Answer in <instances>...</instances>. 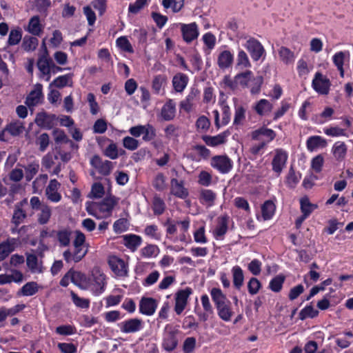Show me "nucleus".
<instances>
[{
	"label": "nucleus",
	"mask_w": 353,
	"mask_h": 353,
	"mask_svg": "<svg viewBox=\"0 0 353 353\" xmlns=\"http://www.w3.org/2000/svg\"><path fill=\"white\" fill-rule=\"evenodd\" d=\"M20 244L19 239L8 238L0 243V261L6 259Z\"/></svg>",
	"instance_id": "nucleus-8"
},
{
	"label": "nucleus",
	"mask_w": 353,
	"mask_h": 353,
	"mask_svg": "<svg viewBox=\"0 0 353 353\" xmlns=\"http://www.w3.org/2000/svg\"><path fill=\"white\" fill-rule=\"evenodd\" d=\"M72 230L69 228H63L57 232V238L61 247H68L70 244Z\"/></svg>",
	"instance_id": "nucleus-27"
},
{
	"label": "nucleus",
	"mask_w": 353,
	"mask_h": 353,
	"mask_svg": "<svg viewBox=\"0 0 353 353\" xmlns=\"http://www.w3.org/2000/svg\"><path fill=\"white\" fill-rule=\"evenodd\" d=\"M233 283L236 288L240 289L243 283V273L239 266L233 267L232 270Z\"/></svg>",
	"instance_id": "nucleus-36"
},
{
	"label": "nucleus",
	"mask_w": 353,
	"mask_h": 353,
	"mask_svg": "<svg viewBox=\"0 0 353 353\" xmlns=\"http://www.w3.org/2000/svg\"><path fill=\"white\" fill-rule=\"evenodd\" d=\"M123 244L128 249L134 252L141 243V238L136 234H126L122 236Z\"/></svg>",
	"instance_id": "nucleus-23"
},
{
	"label": "nucleus",
	"mask_w": 353,
	"mask_h": 353,
	"mask_svg": "<svg viewBox=\"0 0 353 353\" xmlns=\"http://www.w3.org/2000/svg\"><path fill=\"white\" fill-rule=\"evenodd\" d=\"M117 201L114 197H106L101 202H92L86 203L88 213L97 219L107 218L111 215L112 211Z\"/></svg>",
	"instance_id": "nucleus-2"
},
{
	"label": "nucleus",
	"mask_w": 353,
	"mask_h": 353,
	"mask_svg": "<svg viewBox=\"0 0 353 353\" xmlns=\"http://www.w3.org/2000/svg\"><path fill=\"white\" fill-rule=\"evenodd\" d=\"M72 75L70 74L59 76L50 83V87L63 88L65 86H72Z\"/></svg>",
	"instance_id": "nucleus-29"
},
{
	"label": "nucleus",
	"mask_w": 353,
	"mask_h": 353,
	"mask_svg": "<svg viewBox=\"0 0 353 353\" xmlns=\"http://www.w3.org/2000/svg\"><path fill=\"white\" fill-rule=\"evenodd\" d=\"M162 5L165 8H172L173 12H177L184 5V0H163Z\"/></svg>",
	"instance_id": "nucleus-46"
},
{
	"label": "nucleus",
	"mask_w": 353,
	"mask_h": 353,
	"mask_svg": "<svg viewBox=\"0 0 353 353\" xmlns=\"http://www.w3.org/2000/svg\"><path fill=\"white\" fill-rule=\"evenodd\" d=\"M300 204L301 212L305 214V216H308L317 208V205L311 203L307 197L302 198L300 200Z\"/></svg>",
	"instance_id": "nucleus-40"
},
{
	"label": "nucleus",
	"mask_w": 353,
	"mask_h": 353,
	"mask_svg": "<svg viewBox=\"0 0 353 353\" xmlns=\"http://www.w3.org/2000/svg\"><path fill=\"white\" fill-rule=\"evenodd\" d=\"M332 152L336 160L341 161L346 155L347 146L344 142L337 141L332 148Z\"/></svg>",
	"instance_id": "nucleus-33"
},
{
	"label": "nucleus",
	"mask_w": 353,
	"mask_h": 353,
	"mask_svg": "<svg viewBox=\"0 0 353 353\" xmlns=\"http://www.w3.org/2000/svg\"><path fill=\"white\" fill-rule=\"evenodd\" d=\"M26 179L30 181L33 177L38 173L39 170V164L37 161H33L28 163L25 168Z\"/></svg>",
	"instance_id": "nucleus-37"
},
{
	"label": "nucleus",
	"mask_w": 353,
	"mask_h": 353,
	"mask_svg": "<svg viewBox=\"0 0 353 353\" xmlns=\"http://www.w3.org/2000/svg\"><path fill=\"white\" fill-rule=\"evenodd\" d=\"M188 83V77L183 73H177L172 79L174 89L177 92H181L184 90Z\"/></svg>",
	"instance_id": "nucleus-24"
},
{
	"label": "nucleus",
	"mask_w": 353,
	"mask_h": 353,
	"mask_svg": "<svg viewBox=\"0 0 353 353\" xmlns=\"http://www.w3.org/2000/svg\"><path fill=\"white\" fill-rule=\"evenodd\" d=\"M43 86L40 83L34 85V89L27 96L25 104L30 108L34 107L41 102L43 99L42 93Z\"/></svg>",
	"instance_id": "nucleus-10"
},
{
	"label": "nucleus",
	"mask_w": 353,
	"mask_h": 353,
	"mask_svg": "<svg viewBox=\"0 0 353 353\" xmlns=\"http://www.w3.org/2000/svg\"><path fill=\"white\" fill-rule=\"evenodd\" d=\"M39 290L38 285L36 282H28L26 283L21 289L20 292L23 296H32Z\"/></svg>",
	"instance_id": "nucleus-45"
},
{
	"label": "nucleus",
	"mask_w": 353,
	"mask_h": 353,
	"mask_svg": "<svg viewBox=\"0 0 353 353\" xmlns=\"http://www.w3.org/2000/svg\"><path fill=\"white\" fill-rule=\"evenodd\" d=\"M91 165L94 167L100 174L107 176L112 169V163L110 161H103L98 155H94L90 160Z\"/></svg>",
	"instance_id": "nucleus-14"
},
{
	"label": "nucleus",
	"mask_w": 353,
	"mask_h": 353,
	"mask_svg": "<svg viewBox=\"0 0 353 353\" xmlns=\"http://www.w3.org/2000/svg\"><path fill=\"white\" fill-rule=\"evenodd\" d=\"M279 54L281 60L285 64H290L294 62V52L286 47H281L279 50Z\"/></svg>",
	"instance_id": "nucleus-38"
},
{
	"label": "nucleus",
	"mask_w": 353,
	"mask_h": 353,
	"mask_svg": "<svg viewBox=\"0 0 353 353\" xmlns=\"http://www.w3.org/2000/svg\"><path fill=\"white\" fill-rule=\"evenodd\" d=\"M56 120L57 117L54 114L39 112L37 114L34 121L38 126L50 130L54 125Z\"/></svg>",
	"instance_id": "nucleus-15"
},
{
	"label": "nucleus",
	"mask_w": 353,
	"mask_h": 353,
	"mask_svg": "<svg viewBox=\"0 0 353 353\" xmlns=\"http://www.w3.org/2000/svg\"><path fill=\"white\" fill-rule=\"evenodd\" d=\"M318 314V310H315L312 305H308L301 311L299 316L301 319H305L306 318H314Z\"/></svg>",
	"instance_id": "nucleus-60"
},
{
	"label": "nucleus",
	"mask_w": 353,
	"mask_h": 353,
	"mask_svg": "<svg viewBox=\"0 0 353 353\" xmlns=\"http://www.w3.org/2000/svg\"><path fill=\"white\" fill-rule=\"evenodd\" d=\"M245 119V110L242 106L238 107L235 111L234 125H242Z\"/></svg>",
	"instance_id": "nucleus-63"
},
{
	"label": "nucleus",
	"mask_w": 353,
	"mask_h": 353,
	"mask_svg": "<svg viewBox=\"0 0 353 353\" xmlns=\"http://www.w3.org/2000/svg\"><path fill=\"white\" fill-rule=\"evenodd\" d=\"M272 109V105L266 99H261L255 106L256 112L260 115L270 112Z\"/></svg>",
	"instance_id": "nucleus-47"
},
{
	"label": "nucleus",
	"mask_w": 353,
	"mask_h": 353,
	"mask_svg": "<svg viewBox=\"0 0 353 353\" xmlns=\"http://www.w3.org/2000/svg\"><path fill=\"white\" fill-rule=\"evenodd\" d=\"M148 2V0H136L134 3L130 4L128 8L129 12L134 14H137L145 6L147 5Z\"/></svg>",
	"instance_id": "nucleus-61"
},
{
	"label": "nucleus",
	"mask_w": 353,
	"mask_h": 353,
	"mask_svg": "<svg viewBox=\"0 0 353 353\" xmlns=\"http://www.w3.org/2000/svg\"><path fill=\"white\" fill-rule=\"evenodd\" d=\"M324 132L330 137H347L345 130L337 126L326 128L324 130Z\"/></svg>",
	"instance_id": "nucleus-59"
},
{
	"label": "nucleus",
	"mask_w": 353,
	"mask_h": 353,
	"mask_svg": "<svg viewBox=\"0 0 353 353\" xmlns=\"http://www.w3.org/2000/svg\"><path fill=\"white\" fill-rule=\"evenodd\" d=\"M261 135L267 137L268 141H271L275 138L276 133L271 129L261 128L252 132V137L253 139H259Z\"/></svg>",
	"instance_id": "nucleus-35"
},
{
	"label": "nucleus",
	"mask_w": 353,
	"mask_h": 353,
	"mask_svg": "<svg viewBox=\"0 0 353 353\" xmlns=\"http://www.w3.org/2000/svg\"><path fill=\"white\" fill-rule=\"evenodd\" d=\"M199 91L198 89L192 88L190 92L188 93L185 99L181 102V108L185 110L186 112H190L192 109V101L199 95Z\"/></svg>",
	"instance_id": "nucleus-31"
},
{
	"label": "nucleus",
	"mask_w": 353,
	"mask_h": 353,
	"mask_svg": "<svg viewBox=\"0 0 353 353\" xmlns=\"http://www.w3.org/2000/svg\"><path fill=\"white\" fill-rule=\"evenodd\" d=\"M39 210L40 212L37 214V221L41 225H45L50 219L52 215L51 208L47 204H43Z\"/></svg>",
	"instance_id": "nucleus-32"
},
{
	"label": "nucleus",
	"mask_w": 353,
	"mask_h": 353,
	"mask_svg": "<svg viewBox=\"0 0 353 353\" xmlns=\"http://www.w3.org/2000/svg\"><path fill=\"white\" fill-rule=\"evenodd\" d=\"M28 30L34 35H39L41 32L39 17L34 16L29 21Z\"/></svg>",
	"instance_id": "nucleus-51"
},
{
	"label": "nucleus",
	"mask_w": 353,
	"mask_h": 353,
	"mask_svg": "<svg viewBox=\"0 0 353 353\" xmlns=\"http://www.w3.org/2000/svg\"><path fill=\"white\" fill-rule=\"evenodd\" d=\"M307 148L309 151H314L318 148H325L327 145V141L320 136H312L307 140Z\"/></svg>",
	"instance_id": "nucleus-26"
},
{
	"label": "nucleus",
	"mask_w": 353,
	"mask_h": 353,
	"mask_svg": "<svg viewBox=\"0 0 353 353\" xmlns=\"http://www.w3.org/2000/svg\"><path fill=\"white\" fill-rule=\"evenodd\" d=\"M197 130L205 132L210 126V121L205 116L199 117L196 121Z\"/></svg>",
	"instance_id": "nucleus-53"
},
{
	"label": "nucleus",
	"mask_w": 353,
	"mask_h": 353,
	"mask_svg": "<svg viewBox=\"0 0 353 353\" xmlns=\"http://www.w3.org/2000/svg\"><path fill=\"white\" fill-rule=\"evenodd\" d=\"M70 295L72 299L73 303L76 306L81 308H88L90 305V301L86 299H83L79 296L77 294H75L73 291H71Z\"/></svg>",
	"instance_id": "nucleus-55"
},
{
	"label": "nucleus",
	"mask_w": 353,
	"mask_h": 353,
	"mask_svg": "<svg viewBox=\"0 0 353 353\" xmlns=\"http://www.w3.org/2000/svg\"><path fill=\"white\" fill-rule=\"evenodd\" d=\"M165 203L159 196H154L152 203V209L155 214H161L165 210Z\"/></svg>",
	"instance_id": "nucleus-54"
},
{
	"label": "nucleus",
	"mask_w": 353,
	"mask_h": 353,
	"mask_svg": "<svg viewBox=\"0 0 353 353\" xmlns=\"http://www.w3.org/2000/svg\"><path fill=\"white\" fill-rule=\"evenodd\" d=\"M287 160L288 154L286 152L281 149L276 150L272 162L273 171L280 174L285 165Z\"/></svg>",
	"instance_id": "nucleus-16"
},
{
	"label": "nucleus",
	"mask_w": 353,
	"mask_h": 353,
	"mask_svg": "<svg viewBox=\"0 0 353 353\" xmlns=\"http://www.w3.org/2000/svg\"><path fill=\"white\" fill-rule=\"evenodd\" d=\"M24 129L25 127L23 125V123L18 120L11 122L6 128L8 132L12 136H18L21 134L23 133Z\"/></svg>",
	"instance_id": "nucleus-39"
},
{
	"label": "nucleus",
	"mask_w": 353,
	"mask_h": 353,
	"mask_svg": "<svg viewBox=\"0 0 353 353\" xmlns=\"http://www.w3.org/2000/svg\"><path fill=\"white\" fill-rule=\"evenodd\" d=\"M181 31L183 39L186 43H190L199 37V28L195 22L189 24H181Z\"/></svg>",
	"instance_id": "nucleus-9"
},
{
	"label": "nucleus",
	"mask_w": 353,
	"mask_h": 353,
	"mask_svg": "<svg viewBox=\"0 0 353 353\" xmlns=\"http://www.w3.org/2000/svg\"><path fill=\"white\" fill-rule=\"evenodd\" d=\"M177 344L178 341L174 333L170 332L163 340V346L165 350L170 352L176 348Z\"/></svg>",
	"instance_id": "nucleus-34"
},
{
	"label": "nucleus",
	"mask_w": 353,
	"mask_h": 353,
	"mask_svg": "<svg viewBox=\"0 0 353 353\" xmlns=\"http://www.w3.org/2000/svg\"><path fill=\"white\" fill-rule=\"evenodd\" d=\"M234 77L237 88L239 86L246 88L249 82L254 78V74L251 70H246L237 74Z\"/></svg>",
	"instance_id": "nucleus-28"
},
{
	"label": "nucleus",
	"mask_w": 353,
	"mask_h": 353,
	"mask_svg": "<svg viewBox=\"0 0 353 353\" xmlns=\"http://www.w3.org/2000/svg\"><path fill=\"white\" fill-rule=\"evenodd\" d=\"M26 217V212L17 205L12 216V223L19 225Z\"/></svg>",
	"instance_id": "nucleus-56"
},
{
	"label": "nucleus",
	"mask_w": 353,
	"mask_h": 353,
	"mask_svg": "<svg viewBox=\"0 0 353 353\" xmlns=\"http://www.w3.org/2000/svg\"><path fill=\"white\" fill-rule=\"evenodd\" d=\"M211 165L223 174L229 172L232 168V161L225 155H217L212 157Z\"/></svg>",
	"instance_id": "nucleus-6"
},
{
	"label": "nucleus",
	"mask_w": 353,
	"mask_h": 353,
	"mask_svg": "<svg viewBox=\"0 0 353 353\" xmlns=\"http://www.w3.org/2000/svg\"><path fill=\"white\" fill-rule=\"evenodd\" d=\"M42 47L44 48V53L37 61V67L43 76H46V81L50 79V73L53 61L49 57L48 52L46 46V43L43 41Z\"/></svg>",
	"instance_id": "nucleus-3"
},
{
	"label": "nucleus",
	"mask_w": 353,
	"mask_h": 353,
	"mask_svg": "<svg viewBox=\"0 0 353 353\" xmlns=\"http://www.w3.org/2000/svg\"><path fill=\"white\" fill-rule=\"evenodd\" d=\"M108 264L112 272L117 276H123L127 274V266L121 259L116 256H111L108 259Z\"/></svg>",
	"instance_id": "nucleus-13"
},
{
	"label": "nucleus",
	"mask_w": 353,
	"mask_h": 353,
	"mask_svg": "<svg viewBox=\"0 0 353 353\" xmlns=\"http://www.w3.org/2000/svg\"><path fill=\"white\" fill-rule=\"evenodd\" d=\"M26 265L32 273H41L42 266L39 264L37 256L33 254H26Z\"/></svg>",
	"instance_id": "nucleus-30"
},
{
	"label": "nucleus",
	"mask_w": 353,
	"mask_h": 353,
	"mask_svg": "<svg viewBox=\"0 0 353 353\" xmlns=\"http://www.w3.org/2000/svg\"><path fill=\"white\" fill-rule=\"evenodd\" d=\"M346 52H339L333 56V62L336 65L341 77L344 76L343 63L345 59Z\"/></svg>",
	"instance_id": "nucleus-41"
},
{
	"label": "nucleus",
	"mask_w": 353,
	"mask_h": 353,
	"mask_svg": "<svg viewBox=\"0 0 353 353\" xmlns=\"http://www.w3.org/2000/svg\"><path fill=\"white\" fill-rule=\"evenodd\" d=\"M285 279V276L284 275H277L270 281L269 284L270 289L274 292H280L282 289Z\"/></svg>",
	"instance_id": "nucleus-42"
},
{
	"label": "nucleus",
	"mask_w": 353,
	"mask_h": 353,
	"mask_svg": "<svg viewBox=\"0 0 353 353\" xmlns=\"http://www.w3.org/2000/svg\"><path fill=\"white\" fill-rule=\"evenodd\" d=\"M171 192L174 196L185 199L188 196V191L184 188L183 181H178L176 179H172L170 182Z\"/></svg>",
	"instance_id": "nucleus-20"
},
{
	"label": "nucleus",
	"mask_w": 353,
	"mask_h": 353,
	"mask_svg": "<svg viewBox=\"0 0 353 353\" xmlns=\"http://www.w3.org/2000/svg\"><path fill=\"white\" fill-rule=\"evenodd\" d=\"M228 133L227 132H224L216 136L213 137L203 135L202 137V139L208 146L216 147L217 145L224 143L226 141V137H228Z\"/></svg>",
	"instance_id": "nucleus-21"
},
{
	"label": "nucleus",
	"mask_w": 353,
	"mask_h": 353,
	"mask_svg": "<svg viewBox=\"0 0 353 353\" xmlns=\"http://www.w3.org/2000/svg\"><path fill=\"white\" fill-rule=\"evenodd\" d=\"M104 194V188L100 183H95L92 185L90 196L91 198L99 199Z\"/></svg>",
	"instance_id": "nucleus-58"
},
{
	"label": "nucleus",
	"mask_w": 353,
	"mask_h": 353,
	"mask_svg": "<svg viewBox=\"0 0 353 353\" xmlns=\"http://www.w3.org/2000/svg\"><path fill=\"white\" fill-rule=\"evenodd\" d=\"M124 148L129 150H134L139 147V141L131 137H125L123 139Z\"/></svg>",
	"instance_id": "nucleus-64"
},
{
	"label": "nucleus",
	"mask_w": 353,
	"mask_h": 353,
	"mask_svg": "<svg viewBox=\"0 0 353 353\" xmlns=\"http://www.w3.org/2000/svg\"><path fill=\"white\" fill-rule=\"evenodd\" d=\"M192 290L190 288L181 290L176 294L174 310L177 314H181L184 310L189 296L192 294Z\"/></svg>",
	"instance_id": "nucleus-7"
},
{
	"label": "nucleus",
	"mask_w": 353,
	"mask_h": 353,
	"mask_svg": "<svg viewBox=\"0 0 353 353\" xmlns=\"http://www.w3.org/2000/svg\"><path fill=\"white\" fill-rule=\"evenodd\" d=\"M244 47L248 50L252 59L257 61L265 52L261 43L254 38L249 39L245 43Z\"/></svg>",
	"instance_id": "nucleus-5"
},
{
	"label": "nucleus",
	"mask_w": 353,
	"mask_h": 353,
	"mask_svg": "<svg viewBox=\"0 0 353 353\" xmlns=\"http://www.w3.org/2000/svg\"><path fill=\"white\" fill-rule=\"evenodd\" d=\"M153 186L158 191H163L166 188L165 176L162 173H159L154 178Z\"/></svg>",
	"instance_id": "nucleus-62"
},
{
	"label": "nucleus",
	"mask_w": 353,
	"mask_h": 353,
	"mask_svg": "<svg viewBox=\"0 0 353 353\" xmlns=\"http://www.w3.org/2000/svg\"><path fill=\"white\" fill-rule=\"evenodd\" d=\"M234 61V56L229 50H223L217 57V65L221 70H225L230 68Z\"/></svg>",
	"instance_id": "nucleus-19"
},
{
	"label": "nucleus",
	"mask_w": 353,
	"mask_h": 353,
	"mask_svg": "<svg viewBox=\"0 0 353 353\" xmlns=\"http://www.w3.org/2000/svg\"><path fill=\"white\" fill-rule=\"evenodd\" d=\"M262 216L264 220H268L272 218L275 211V205L271 201H267L261 208Z\"/></svg>",
	"instance_id": "nucleus-43"
},
{
	"label": "nucleus",
	"mask_w": 353,
	"mask_h": 353,
	"mask_svg": "<svg viewBox=\"0 0 353 353\" xmlns=\"http://www.w3.org/2000/svg\"><path fill=\"white\" fill-rule=\"evenodd\" d=\"M250 67L251 62L247 53L243 50L239 49L236 59V69L243 70Z\"/></svg>",
	"instance_id": "nucleus-25"
},
{
	"label": "nucleus",
	"mask_w": 353,
	"mask_h": 353,
	"mask_svg": "<svg viewBox=\"0 0 353 353\" xmlns=\"http://www.w3.org/2000/svg\"><path fill=\"white\" fill-rule=\"evenodd\" d=\"M143 321L139 319H130L119 324L120 330L123 333H134L142 328Z\"/></svg>",
	"instance_id": "nucleus-17"
},
{
	"label": "nucleus",
	"mask_w": 353,
	"mask_h": 353,
	"mask_svg": "<svg viewBox=\"0 0 353 353\" xmlns=\"http://www.w3.org/2000/svg\"><path fill=\"white\" fill-rule=\"evenodd\" d=\"M314 89L321 94H327L330 86V80L323 76L320 72H316L312 81Z\"/></svg>",
	"instance_id": "nucleus-11"
},
{
	"label": "nucleus",
	"mask_w": 353,
	"mask_h": 353,
	"mask_svg": "<svg viewBox=\"0 0 353 353\" xmlns=\"http://www.w3.org/2000/svg\"><path fill=\"white\" fill-rule=\"evenodd\" d=\"M161 117L165 121L172 120L176 114L175 103L173 100L170 99L164 104L161 109Z\"/></svg>",
	"instance_id": "nucleus-22"
},
{
	"label": "nucleus",
	"mask_w": 353,
	"mask_h": 353,
	"mask_svg": "<svg viewBox=\"0 0 353 353\" xmlns=\"http://www.w3.org/2000/svg\"><path fill=\"white\" fill-rule=\"evenodd\" d=\"M201 198L209 205H214L216 199V194L211 190H203L201 192Z\"/></svg>",
	"instance_id": "nucleus-57"
},
{
	"label": "nucleus",
	"mask_w": 353,
	"mask_h": 353,
	"mask_svg": "<svg viewBox=\"0 0 353 353\" xmlns=\"http://www.w3.org/2000/svg\"><path fill=\"white\" fill-rule=\"evenodd\" d=\"M210 294L219 318L224 321H230L234 314L230 301L219 288H212Z\"/></svg>",
	"instance_id": "nucleus-1"
},
{
	"label": "nucleus",
	"mask_w": 353,
	"mask_h": 353,
	"mask_svg": "<svg viewBox=\"0 0 353 353\" xmlns=\"http://www.w3.org/2000/svg\"><path fill=\"white\" fill-rule=\"evenodd\" d=\"M157 307V301L152 298L143 297L139 303L140 312L147 316L152 315L155 312Z\"/></svg>",
	"instance_id": "nucleus-18"
},
{
	"label": "nucleus",
	"mask_w": 353,
	"mask_h": 353,
	"mask_svg": "<svg viewBox=\"0 0 353 353\" xmlns=\"http://www.w3.org/2000/svg\"><path fill=\"white\" fill-rule=\"evenodd\" d=\"M37 145L41 152H44L48 148L50 143V137L47 133L41 134L36 140Z\"/></svg>",
	"instance_id": "nucleus-50"
},
{
	"label": "nucleus",
	"mask_w": 353,
	"mask_h": 353,
	"mask_svg": "<svg viewBox=\"0 0 353 353\" xmlns=\"http://www.w3.org/2000/svg\"><path fill=\"white\" fill-rule=\"evenodd\" d=\"M167 77L164 74L157 75L152 81V89L157 93H159L161 88L166 83Z\"/></svg>",
	"instance_id": "nucleus-49"
},
{
	"label": "nucleus",
	"mask_w": 353,
	"mask_h": 353,
	"mask_svg": "<svg viewBox=\"0 0 353 353\" xmlns=\"http://www.w3.org/2000/svg\"><path fill=\"white\" fill-rule=\"evenodd\" d=\"M90 281L92 290L96 295L103 292L106 285L105 276L98 268H94L92 271V278Z\"/></svg>",
	"instance_id": "nucleus-4"
},
{
	"label": "nucleus",
	"mask_w": 353,
	"mask_h": 353,
	"mask_svg": "<svg viewBox=\"0 0 353 353\" xmlns=\"http://www.w3.org/2000/svg\"><path fill=\"white\" fill-rule=\"evenodd\" d=\"M22 38V30L20 28L12 29L10 32L8 43L9 46H15L18 44Z\"/></svg>",
	"instance_id": "nucleus-44"
},
{
	"label": "nucleus",
	"mask_w": 353,
	"mask_h": 353,
	"mask_svg": "<svg viewBox=\"0 0 353 353\" xmlns=\"http://www.w3.org/2000/svg\"><path fill=\"white\" fill-rule=\"evenodd\" d=\"M61 186L60 183L57 179L50 181L48 185L46 188V195L47 199L53 203H58L61 199V195L58 190Z\"/></svg>",
	"instance_id": "nucleus-12"
},
{
	"label": "nucleus",
	"mask_w": 353,
	"mask_h": 353,
	"mask_svg": "<svg viewBox=\"0 0 353 353\" xmlns=\"http://www.w3.org/2000/svg\"><path fill=\"white\" fill-rule=\"evenodd\" d=\"M143 135V141H150L153 140L156 137V130L152 125L149 123L144 125Z\"/></svg>",
	"instance_id": "nucleus-52"
},
{
	"label": "nucleus",
	"mask_w": 353,
	"mask_h": 353,
	"mask_svg": "<svg viewBox=\"0 0 353 353\" xmlns=\"http://www.w3.org/2000/svg\"><path fill=\"white\" fill-rule=\"evenodd\" d=\"M129 222L125 218L117 220L113 224V230L116 234H121L128 230Z\"/></svg>",
	"instance_id": "nucleus-48"
}]
</instances>
